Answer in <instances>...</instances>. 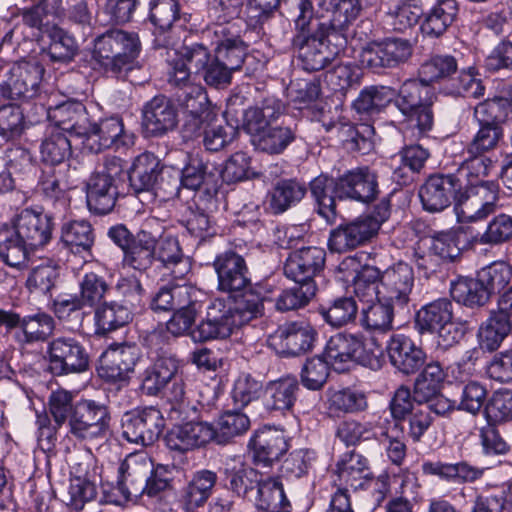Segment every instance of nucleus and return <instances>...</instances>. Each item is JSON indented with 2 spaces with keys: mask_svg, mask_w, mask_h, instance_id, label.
<instances>
[{
  "mask_svg": "<svg viewBox=\"0 0 512 512\" xmlns=\"http://www.w3.org/2000/svg\"><path fill=\"white\" fill-rule=\"evenodd\" d=\"M413 54V45L407 39L387 38L381 43L364 48L360 55L363 66L372 70L394 68L406 63Z\"/></svg>",
  "mask_w": 512,
  "mask_h": 512,
  "instance_id": "9b49d317",
  "label": "nucleus"
},
{
  "mask_svg": "<svg viewBox=\"0 0 512 512\" xmlns=\"http://www.w3.org/2000/svg\"><path fill=\"white\" fill-rule=\"evenodd\" d=\"M320 36L314 34L297 33L293 39V45L298 49V58L304 70L313 72L323 69L338 54V50L331 49L327 42L332 37L320 32Z\"/></svg>",
  "mask_w": 512,
  "mask_h": 512,
  "instance_id": "2eb2a0df",
  "label": "nucleus"
},
{
  "mask_svg": "<svg viewBox=\"0 0 512 512\" xmlns=\"http://www.w3.org/2000/svg\"><path fill=\"white\" fill-rule=\"evenodd\" d=\"M239 33L235 24H214L203 33L210 40L217 60L223 61L235 71L242 67L247 55V46Z\"/></svg>",
  "mask_w": 512,
  "mask_h": 512,
  "instance_id": "0eeeda50",
  "label": "nucleus"
},
{
  "mask_svg": "<svg viewBox=\"0 0 512 512\" xmlns=\"http://www.w3.org/2000/svg\"><path fill=\"white\" fill-rule=\"evenodd\" d=\"M217 482V474L211 470L197 471L183 488L180 502L187 512L202 507L212 494Z\"/></svg>",
  "mask_w": 512,
  "mask_h": 512,
  "instance_id": "72a5a7b5",
  "label": "nucleus"
},
{
  "mask_svg": "<svg viewBox=\"0 0 512 512\" xmlns=\"http://www.w3.org/2000/svg\"><path fill=\"white\" fill-rule=\"evenodd\" d=\"M180 376L179 360L172 355H163L146 370L142 388L148 395L155 396Z\"/></svg>",
  "mask_w": 512,
  "mask_h": 512,
  "instance_id": "473e14b6",
  "label": "nucleus"
},
{
  "mask_svg": "<svg viewBox=\"0 0 512 512\" xmlns=\"http://www.w3.org/2000/svg\"><path fill=\"white\" fill-rule=\"evenodd\" d=\"M511 237L512 217L502 213L489 221L484 232L472 236L470 244L496 246L507 242Z\"/></svg>",
  "mask_w": 512,
  "mask_h": 512,
  "instance_id": "bf43d9fd",
  "label": "nucleus"
},
{
  "mask_svg": "<svg viewBox=\"0 0 512 512\" xmlns=\"http://www.w3.org/2000/svg\"><path fill=\"white\" fill-rule=\"evenodd\" d=\"M450 293L455 301L468 307L483 306L490 298L486 286L479 277L458 279L452 283Z\"/></svg>",
  "mask_w": 512,
  "mask_h": 512,
  "instance_id": "4d7b16f0",
  "label": "nucleus"
},
{
  "mask_svg": "<svg viewBox=\"0 0 512 512\" xmlns=\"http://www.w3.org/2000/svg\"><path fill=\"white\" fill-rule=\"evenodd\" d=\"M326 252L324 249L311 246L291 252L284 264L285 276L297 285L307 287L310 283L316 286L314 278L325 266Z\"/></svg>",
  "mask_w": 512,
  "mask_h": 512,
  "instance_id": "f8f14e48",
  "label": "nucleus"
},
{
  "mask_svg": "<svg viewBox=\"0 0 512 512\" xmlns=\"http://www.w3.org/2000/svg\"><path fill=\"white\" fill-rule=\"evenodd\" d=\"M396 91L388 86H368L362 89L353 102V108L361 115H375L393 102Z\"/></svg>",
  "mask_w": 512,
  "mask_h": 512,
  "instance_id": "c03bdc74",
  "label": "nucleus"
},
{
  "mask_svg": "<svg viewBox=\"0 0 512 512\" xmlns=\"http://www.w3.org/2000/svg\"><path fill=\"white\" fill-rule=\"evenodd\" d=\"M116 29H110L94 40L93 58L108 73L123 78L121 54Z\"/></svg>",
  "mask_w": 512,
  "mask_h": 512,
  "instance_id": "58836bf2",
  "label": "nucleus"
},
{
  "mask_svg": "<svg viewBox=\"0 0 512 512\" xmlns=\"http://www.w3.org/2000/svg\"><path fill=\"white\" fill-rule=\"evenodd\" d=\"M42 160L51 165L65 161L71 155L69 134L61 129L48 128L40 146Z\"/></svg>",
  "mask_w": 512,
  "mask_h": 512,
  "instance_id": "13d9d810",
  "label": "nucleus"
},
{
  "mask_svg": "<svg viewBox=\"0 0 512 512\" xmlns=\"http://www.w3.org/2000/svg\"><path fill=\"white\" fill-rule=\"evenodd\" d=\"M511 103L505 97H494L486 99L474 108V117L479 124L501 126L509 113Z\"/></svg>",
  "mask_w": 512,
  "mask_h": 512,
  "instance_id": "e2e57ef3",
  "label": "nucleus"
},
{
  "mask_svg": "<svg viewBox=\"0 0 512 512\" xmlns=\"http://www.w3.org/2000/svg\"><path fill=\"white\" fill-rule=\"evenodd\" d=\"M124 177L122 160L106 157L97 165L86 183V201L90 211L107 214L115 206L119 194L118 187Z\"/></svg>",
  "mask_w": 512,
  "mask_h": 512,
  "instance_id": "7ed1b4c3",
  "label": "nucleus"
},
{
  "mask_svg": "<svg viewBox=\"0 0 512 512\" xmlns=\"http://www.w3.org/2000/svg\"><path fill=\"white\" fill-rule=\"evenodd\" d=\"M213 265L218 277V289L237 300L233 306L221 299L212 301L205 319L191 331L195 342L225 339L235 328L260 317L264 310L260 294L252 288L242 256L227 251L218 255Z\"/></svg>",
  "mask_w": 512,
  "mask_h": 512,
  "instance_id": "f257e3e1",
  "label": "nucleus"
},
{
  "mask_svg": "<svg viewBox=\"0 0 512 512\" xmlns=\"http://www.w3.org/2000/svg\"><path fill=\"white\" fill-rule=\"evenodd\" d=\"M54 319L46 313H37L23 317L20 330L15 333L16 340L22 345L43 342L52 335Z\"/></svg>",
  "mask_w": 512,
  "mask_h": 512,
  "instance_id": "de8ad7c7",
  "label": "nucleus"
},
{
  "mask_svg": "<svg viewBox=\"0 0 512 512\" xmlns=\"http://www.w3.org/2000/svg\"><path fill=\"white\" fill-rule=\"evenodd\" d=\"M49 117L55 121L52 129H61L63 133L70 137H82L87 134V124L89 121L85 106L80 102H67L56 106Z\"/></svg>",
  "mask_w": 512,
  "mask_h": 512,
  "instance_id": "cd10ccee",
  "label": "nucleus"
},
{
  "mask_svg": "<svg viewBox=\"0 0 512 512\" xmlns=\"http://www.w3.org/2000/svg\"><path fill=\"white\" fill-rule=\"evenodd\" d=\"M44 73L42 65L33 61H20L11 69V77L0 86L3 97L13 101L33 98L38 90Z\"/></svg>",
  "mask_w": 512,
  "mask_h": 512,
  "instance_id": "ddd939ff",
  "label": "nucleus"
},
{
  "mask_svg": "<svg viewBox=\"0 0 512 512\" xmlns=\"http://www.w3.org/2000/svg\"><path fill=\"white\" fill-rule=\"evenodd\" d=\"M50 371L57 376L81 373L88 369L89 355L83 344L75 337L59 336L47 345Z\"/></svg>",
  "mask_w": 512,
  "mask_h": 512,
  "instance_id": "423d86ee",
  "label": "nucleus"
},
{
  "mask_svg": "<svg viewBox=\"0 0 512 512\" xmlns=\"http://www.w3.org/2000/svg\"><path fill=\"white\" fill-rule=\"evenodd\" d=\"M249 447L254 464L262 468L271 467L288 450L283 432L272 428H263L255 432Z\"/></svg>",
  "mask_w": 512,
  "mask_h": 512,
  "instance_id": "5701e85b",
  "label": "nucleus"
},
{
  "mask_svg": "<svg viewBox=\"0 0 512 512\" xmlns=\"http://www.w3.org/2000/svg\"><path fill=\"white\" fill-rule=\"evenodd\" d=\"M87 467L88 463H79L75 467V475L70 479L68 490L62 498L67 506L76 511L96 496V486L90 480Z\"/></svg>",
  "mask_w": 512,
  "mask_h": 512,
  "instance_id": "ea45409f",
  "label": "nucleus"
},
{
  "mask_svg": "<svg viewBox=\"0 0 512 512\" xmlns=\"http://www.w3.org/2000/svg\"><path fill=\"white\" fill-rule=\"evenodd\" d=\"M111 415L108 407L92 399L75 403L74 414L68 421V433L86 443L106 440L111 432Z\"/></svg>",
  "mask_w": 512,
  "mask_h": 512,
  "instance_id": "20e7f679",
  "label": "nucleus"
},
{
  "mask_svg": "<svg viewBox=\"0 0 512 512\" xmlns=\"http://www.w3.org/2000/svg\"><path fill=\"white\" fill-rule=\"evenodd\" d=\"M335 483L354 490L362 488L365 481L372 478L367 458L355 452L344 454L336 464Z\"/></svg>",
  "mask_w": 512,
  "mask_h": 512,
  "instance_id": "c756f323",
  "label": "nucleus"
},
{
  "mask_svg": "<svg viewBox=\"0 0 512 512\" xmlns=\"http://www.w3.org/2000/svg\"><path fill=\"white\" fill-rule=\"evenodd\" d=\"M178 124V112L174 103L164 95L149 100L142 109V126L149 136H162Z\"/></svg>",
  "mask_w": 512,
  "mask_h": 512,
  "instance_id": "6ab92c4d",
  "label": "nucleus"
},
{
  "mask_svg": "<svg viewBox=\"0 0 512 512\" xmlns=\"http://www.w3.org/2000/svg\"><path fill=\"white\" fill-rule=\"evenodd\" d=\"M328 405L329 410L336 415L357 413L367 408V400L361 392L342 389L330 394Z\"/></svg>",
  "mask_w": 512,
  "mask_h": 512,
  "instance_id": "69168bd1",
  "label": "nucleus"
},
{
  "mask_svg": "<svg viewBox=\"0 0 512 512\" xmlns=\"http://www.w3.org/2000/svg\"><path fill=\"white\" fill-rule=\"evenodd\" d=\"M159 162L150 153L139 155L129 173L130 185L136 193L149 190L155 184L159 174Z\"/></svg>",
  "mask_w": 512,
  "mask_h": 512,
  "instance_id": "5fc2aeb1",
  "label": "nucleus"
},
{
  "mask_svg": "<svg viewBox=\"0 0 512 512\" xmlns=\"http://www.w3.org/2000/svg\"><path fill=\"white\" fill-rule=\"evenodd\" d=\"M28 243L7 224L0 225V257L10 267L21 268L27 260Z\"/></svg>",
  "mask_w": 512,
  "mask_h": 512,
  "instance_id": "3c124183",
  "label": "nucleus"
},
{
  "mask_svg": "<svg viewBox=\"0 0 512 512\" xmlns=\"http://www.w3.org/2000/svg\"><path fill=\"white\" fill-rule=\"evenodd\" d=\"M499 187L495 182H480L468 186L456 197L455 213L461 223H472L486 219L498 209Z\"/></svg>",
  "mask_w": 512,
  "mask_h": 512,
  "instance_id": "39448f33",
  "label": "nucleus"
},
{
  "mask_svg": "<svg viewBox=\"0 0 512 512\" xmlns=\"http://www.w3.org/2000/svg\"><path fill=\"white\" fill-rule=\"evenodd\" d=\"M461 188V180L456 175H432L421 187L419 197L425 210L440 212L450 205L453 197H458Z\"/></svg>",
  "mask_w": 512,
  "mask_h": 512,
  "instance_id": "a211bd4d",
  "label": "nucleus"
},
{
  "mask_svg": "<svg viewBox=\"0 0 512 512\" xmlns=\"http://www.w3.org/2000/svg\"><path fill=\"white\" fill-rule=\"evenodd\" d=\"M306 194V187L296 180H281L273 187L269 208L274 214L285 212L299 203Z\"/></svg>",
  "mask_w": 512,
  "mask_h": 512,
  "instance_id": "603ef678",
  "label": "nucleus"
},
{
  "mask_svg": "<svg viewBox=\"0 0 512 512\" xmlns=\"http://www.w3.org/2000/svg\"><path fill=\"white\" fill-rule=\"evenodd\" d=\"M171 385L165 387V398L167 408L165 409L168 418L174 422L188 420L195 415L196 409L186 401L185 384L183 377L175 378L170 382Z\"/></svg>",
  "mask_w": 512,
  "mask_h": 512,
  "instance_id": "864d4df0",
  "label": "nucleus"
},
{
  "mask_svg": "<svg viewBox=\"0 0 512 512\" xmlns=\"http://www.w3.org/2000/svg\"><path fill=\"white\" fill-rule=\"evenodd\" d=\"M376 225L361 218L347 224H343L330 232L328 248L331 252L345 253L353 250L375 235Z\"/></svg>",
  "mask_w": 512,
  "mask_h": 512,
  "instance_id": "a878e982",
  "label": "nucleus"
},
{
  "mask_svg": "<svg viewBox=\"0 0 512 512\" xmlns=\"http://www.w3.org/2000/svg\"><path fill=\"white\" fill-rule=\"evenodd\" d=\"M132 320L131 311L117 302H103L94 311L95 333L106 335L127 325Z\"/></svg>",
  "mask_w": 512,
  "mask_h": 512,
  "instance_id": "a19ab883",
  "label": "nucleus"
},
{
  "mask_svg": "<svg viewBox=\"0 0 512 512\" xmlns=\"http://www.w3.org/2000/svg\"><path fill=\"white\" fill-rule=\"evenodd\" d=\"M224 474L229 489L243 498L256 486L258 487L262 480L259 478L258 471L240 457H233L226 461Z\"/></svg>",
  "mask_w": 512,
  "mask_h": 512,
  "instance_id": "f704fd0d",
  "label": "nucleus"
},
{
  "mask_svg": "<svg viewBox=\"0 0 512 512\" xmlns=\"http://www.w3.org/2000/svg\"><path fill=\"white\" fill-rule=\"evenodd\" d=\"M338 192L339 199L373 201L378 194L377 175L368 167L349 170L338 178Z\"/></svg>",
  "mask_w": 512,
  "mask_h": 512,
  "instance_id": "4be33fe9",
  "label": "nucleus"
},
{
  "mask_svg": "<svg viewBox=\"0 0 512 512\" xmlns=\"http://www.w3.org/2000/svg\"><path fill=\"white\" fill-rule=\"evenodd\" d=\"M295 134L286 126H269L251 141L253 146L268 154L282 153L294 140Z\"/></svg>",
  "mask_w": 512,
  "mask_h": 512,
  "instance_id": "052dcab7",
  "label": "nucleus"
},
{
  "mask_svg": "<svg viewBox=\"0 0 512 512\" xmlns=\"http://www.w3.org/2000/svg\"><path fill=\"white\" fill-rule=\"evenodd\" d=\"M391 364L405 375L417 372L426 361L425 352L403 334H394L387 344Z\"/></svg>",
  "mask_w": 512,
  "mask_h": 512,
  "instance_id": "393cba45",
  "label": "nucleus"
},
{
  "mask_svg": "<svg viewBox=\"0 0 512 512\" xmlns=\"http://www.w3.org/2000/svg\"><path fill=\"white\" fill-rule=\"evenodd\" d=\"M197 290L186 284L169 283L159 288L152 299L151 308L159 311L174 310L192 303Z\"/></svg>",
  "mask_w": 512,
  "mask_h": 512,
  "instance_id": "49530a36",
  "label": "nucleus"
},
{
  "mask_svg": "<svg viewBox=\"0 0 512 512\" xmlns=\"http://www.w3.org/2000/svg\"><path fill=\"white\" fill-rule=\"evenodd\" d=\"M315 331L304 321L287 322L279 326L267 341L277 353L296 356L309 351L315 340Z\"/></svg>",
  "mask_w": 512,
  "mask_h": 512,
  "instance_id": "9d476101",
  "label": "nucleus"
},
{
  "mask_svg": "<svg viewBox=\"0 0 512 512\" xmlns=\"http://www.w3.org/2000/svg\"><path fill=\"white\" fill-rule=\"evenodd\" d=\"M393 302L381 299L363 305L361 310V324L367 330L387 332L393 328L394 309Z\"/></svg>",
  "mask_w": 512,
  "mask_h": 512,
  "instance_id": "6e6d98bb",
  "label": "nucleus"
},
{
  "mask_svg": "<svg viewBox=\"0 0 512 512\" xmlns=\"http://www.w3.org/2000/svg\"><path fill=\"white\" fill-rule=\"evenodd\" d=\"M512 329V321L491 311L490 316L480 325L477 336L481 348L493 352L497 350Z\"/></svg>",
  "mask_w": 512,
  "mask_h": 512,
  "instance_id": "a18cd8bd",
  "label": "nucleus"
},
{
  "mask_svg": "<svg viewBox=\"0 0 512 512\" xmlns=\"http://www.w3.org/2000/svg\"><path fill=\"white\" fill-rule=\"evenodd\" d=\"M152 467V460L145 454L131 455L121 464L117 489L125 499L137 498L144 493L149 495Z\"/></svg>",
  "mask_w": 512,
  "mask_h": 512,
  "instance_id": "4468645a",
  "label": "nucleus"
},
{
  "mask_svg": "<svg viewBox=\"0 0 512 512\" xmlns=\"http://www.w3.org/2000/svg\"><path fill=\"white\" fill-rule=\"evenodd\" d=\"M458 10L456 0H439L431 8L422 24L423 33L431 37L441 36L454 22Z\"/></svg>",
  "mask_w": 512,
  "mask_h": 512,
  "instance_id": "8fccbe9b",
  "label": "nucleus"
},
{
  "mask_svg": "<svg viewBox=\"0 0 512 512\" xmlns=\"http://www.w3.org/2000/svg\"><path fill=\"white\" fill-rule=\"evenodd\" d=\"M177 100L185 115H211L205 89L200 84L185 85L178 91Z\"/></svg>",
  "mask_w": 512,
  "mask_h": 512,
  "instance_id": "774afa93",
  "label": "nucleus"
},
{
  "mask_svg": "<svg viewBox=\"0 0 512 512\" xmlns=\"http://www.w3.org/2000/svg\"><path fill=\"white\" fill-rule=\"evenodd\" d=\"M157 235L155 255L163 267L170 271L174 279H182L188 272V262L184 259L178 240L172 235Z\"/></svg>",
  "mask_w": 512,
  "mask_h": 512,
  "instance_id": "e433bc0d",
  "label": "nucleus"
},
{
  "mask_svg": "<svg viewBox=\"0 0 512 512\" xmlns=\"http://www.w3.org/2000/svg\"><path fill=\"white\" fill-rule=\"evenodd\" d=\"M382 349L371 338L353 334L337 333L326 344L325 357L334 370L344 372L353 362L359 363L372 370L382 366Z\"/></svg>",
  "mask_w": 512,
  "mask_h": 512,
  "instance_id": "f03ea898",
  "label": "nucleus"
},
{
  "mask_svg": "<svg viewBox=\"0 0 512 512\" xmlns=\"http://www.w3.org/2000/svg\"><path fill=\"white\" fill-rule=\"evenodd\" d=\"M311 194L314 197L318 213L327 221L334 222L336 218V198L339 199L338 179L321 174L310 183Z\"/></svg>",
  "mask_w": 512,
  "mask_h": 512,
  "instance_id": "4c0bfd02",
  "label": "nucleus"
},
{
  "mask_svg": "<svg viewBox=\"0 0 512 512\" xmlns=\"http://www.w3.org/2000/svg\"><path fill=\"white\" fill-rule=\"evenodd\" d=\"M140 358L135 345H111L100 357L99 374L108 381H122L133 372Z\"/></svg>",
  "mask_w": 512,
  "mask_h": 512,
  "instance_id": "aec40b11",
  "label": "nucleus"
},
{
  "mask_svg": "<svg viewBox=\"0 0 512 512\" xmlns=\"http://www.w3.org/2000/svg\"><path fill=\"white\" fill-rule=\"evenodd\" d=\"M321 9L317 23L319 31L326 33L327 37L340 40L339 45L345 43L342 31L346 29L359 15L361 6L358 0H320Z\"/></svg>",
  "mask_w": 512,
  "mask_h": 512,
  "instance_id": "1a4fd4ad",
  "label": "nucleus"
},
{
  "mask_svg": "<svg viewBox=\"0 0 512 512\" xmlns=\"http://www.w3.org/2000/svg\"><path fill=\"white\" fill-rule=\"evenodd\" d=\"M150 19L154 24L155 43L159 47L173 45L168 32L181 20L177 0H154L150 7Z\"/></svg>",
  "mask_w": 512,
  "mask_h": 512,
  "instance_id": "7c9ffc66",
  "label": "nucleus"
},
{
  "mask_svg": "<svg viewBox=\"0 0 512 512\" xmlns=\"http://www.w3.org/2000/svg\"><path fill=\"white\" fill-rule=\"evenodd\" d=\"M458 72L457 59L449 54H435L426 59L418 69V78L424 85L451 80Z\"/></svg>",
  "mask_w": 512,
  "mask_h": 512,
  "instance_id": "79ce46f5",
  "label": "nucleus"
},
{
  "mask_svg": "<svg viewBox=\"0 0 512 512\" xmlns=\"http://www.w3.org/2000/svg\"><path fill=\"white\" fill-rule=\"evenodd\" d=\"M52 225V219L47 213L26 208L17 214L12 228L30 248H38L51 239Z\"/></svg>",
  "mask_w": 512,
  "mask_h": 512,
  "instance_id": "412c9836",
  "label": "nucleus"
},
{
  "mask_svg": "<svg viewBox=\"0 0 512 512\" xmlns=\"http://www.w3.org/2000/svg\"><path fill=\"white\" fill-rule=\"evenodd\" d=\"M61 240L72 251H88L94 243L92 226L86 220L65 223L61 229Z\"/></svg>",
  "mask_w": 512,
  "mask_h": 512,
  "instance_id": "680f3d73",
  "label": "nucleus"
},
{
  "mask_svg": "<svg viewBox=\"0 0 512 512\" xmlns=\"http://www.w3.org/2000/svg\"><path fill=\"white\" fill-rule=\"evenodd\" d=\"M156 242V234L145 229L140 230L124 252V264L139 271L148 269L155 258Z\"/></svg>",
  "mask_w": 512,
  "mask_h": 512,
  "instance_id": "c9c22d12",
  "label": "nucleus"
},
{
  "mask_svg": "<svg viewBox=\"0 0 512 512\" xmlns=\"http://www.w3.org/2000/svg\"><path fill=\"white\" fill-rule=\"evenodd\" d=\"M453 318V304L446 298L423 306L416 314V325L421 333L435 332Z\"/></svg>",
  "mask_w": 512,
  "mask_h": 512,
  "instance_id": "09e8293b",
  "label": "nucleus"
},
{
  "mask_svg": "<svg viewBox=\"0 0 512 512\" xmlns=\"http://www.w3.org/2000/svg\"><path fill=\"white\" fill-rule=\"evenodd\" d=\"M357 256L346 257L340 264L341 270L353 269V292L363 305L380 299L381 281L380 270L375 266L365 265L360 270Z\"/></svg>",
  "mask_w": 512,
  "mask_h": 512,
  "instance_id": "bb28decb",
  "label": "nucleus"
},
{
  "mask_svg": "<svg viewBox=\"0 0 512 512\" xmlns=\"http://www.w3.org/2000/svg\"><path fill=\"white\" fill-rule=\"evenodd\" d=\"M46 32L50 40L48 54L51 59L62 62L71 60L77 51L74 38L56 25L47 27Z\"/></svg>",
  "mask_w": 512,
  "mask_h": 512,
  "instance_id": "338daca9",
  "label": "nucleus"
},
{
  "mask_svg": "<svg viewBox=\"0 0 512 512\" xmlns=\"http://www.w3.org/2000/svg\"><path fill=\"white\" fill-rule=\"evenodd\" d=\"M256 506L265 512H290L291 504L279 478L268 477L259 482Z\"/></svg>",
  "mask_w": 512,
  "mask_h": 512,
  "instance_id": "37998d69",
  "label": "nucleus"
},
{
  "mask_svg": "<svg viewBox=\"0 0 512 512\" xmlns=\"http://www.w3.org/2000/svg\"><path fill=\"white\" fill-rule=\"evenodd\" d=\"M164 426L165 421L161 411L155 407H148L124 414L122 435L131 443L149 446L159 438Z\"/></svg>",
  "mask_w": 512,
  "mask_h": 512,
  "instance_id": "6e6552de",
  "label": "nucleus"
},
{
  "mask_svg": "<svg viewBox=\"0 0 512 512\" xmlns=\"http://www.w3.org/2000/svg\"><path fill=\"white\" fill-rule=\"evenodd\" d=\"M284 111L283 103L275 98H265L260 105L249 107L243 114V129L250 135L251 141L256 135L271 126Z\"/></svg>",
  "mask_w": 512,
  "mask_h": 512,
  "instance_id": "2f4dec72",
  "label": "nucleus"
},
{
  "mask_svg": "<svg viewBox=\"0 0 512 512\" xmlns=\"http://www.w3.org/2000/svg\"><path fill=\"white\" fill-rule=\"evenodd\" d=\"M381 292L380 299L404 306L410 300L414 286V272L410 265L398 262L385 271H380Z\"/></svg>",
  "mask_w": 512,
  "mask_h": 512,
  "instance_id": "dca6fc26",
  "label": "nucleus"
},
{
  "mask_svg": "<svg viewBox=\"0 0 512 512\" xmlns=\"http://www.w3.org/2000/svg\"><path fill=\"white\" fill-rule=\"evenodd\" d=\"M86 129L87 134L81 137L82 143L92 152L126 145L123 123L117 117L103 119L99 123L88 121Z\"/></svg>",
  "mask_w": 512,
  "mask_h": 512,
  "instance_id": "b1692460",
  "label": "nucleus"
},
{
  "mask_svg": "<svg viewBox=\"0 0 512 512\" xmlns=\"http://www.w3.org/2000/svg\"><path fill=\"white\" fill-rule=\"evenodd\" d=\"M299 383L294 376L269 381L264 390V404L268 410L282 413L292 410L298 396Z\"/></svg>",
  "mask_w": 512,
  "mask_h": 512,
  "instance_id": "c85d7f7f",
  "label": "nucleus"
},
{
  "mask_svg": "<svg viewBox=\"0 0 512 512\" xmlns=\"http://www.w3.org/2000/svg\"><path fill=\"white\" fill-rule=\"evenodd\" d=\"M215 427L202 421H189L174 425L166 436L165 442L170 450L187 452L206 446L215 438Z\"/></svg>",
  "mask_w": 512,
  "mask_h": 512,
  "instance_id": "f3484780",
  "label": "nucleus"
},
{
  "mask_svg": "<svg viewBox=\"0 0 512 512\" xmlns=\"http://www.w3.org/2000/svg\"><path fill=\"white\" fill-rule=\"evenodd\" d=\"M249 427L250 420L247 415L236 411H227L218 420L213 441L218 444H225L230 439L245 433Z\"/></svg>",
  "mask_w": 512,
  "mask_h": 512,
  "instance_id": "0e129e2a",
  "label": "nucleus"
}]
</instances>
